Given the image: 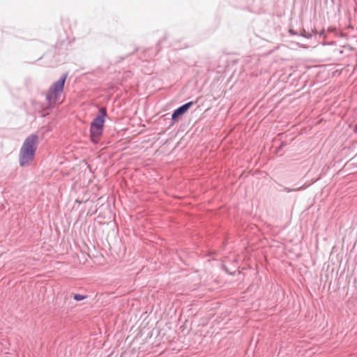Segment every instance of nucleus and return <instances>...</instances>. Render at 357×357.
<instances>
[{
  "label": "nucleus",
  "mask_w": 357,
  "mask_h": 357,
  "mask_svg": "<svg viewBox=\"0 0 357 357\" xmlns=\"http://www.w3.org/2000/svg\"><path fill=\"white\" fill-rule=\"evenodd\" d=\"M38 142V137L36 135H31L24 140L19 154L20 166H27L33 160Z\"/></svg>",
  "instance_id": "1"
},
{
  "label": "nucleus",
  "mask_w": 357,
  "mask_h": 357,
  "mask_svg": "<svg viewBox=\"0 0 357 357\" xmlns=\"http://www.w3.org/2000/svg\"><path fill=\"white\" fill-rule=\"evenodd\" d=\"M99 111L100 115L97 116L91 122L90 128L91 139L94 143H97L100 140L102 134L105 117L107 115L106 109L105 107H101Z\"/></svg>",
  "instance_id": "2"
},
{
  "label": "nucleus",
  "mask_w": 357,
  "mask_h": 357,
  "mask_svg": "<svg viewBox=\"0 0 357 357\" xmlns=\"http://www.w3.org/2000/svg\"><path fill=\"white\" fill-rule=\"evenodd\" d=\"M67 78V75L65 74L57 82H54L47 93V100L50 105H54L59 100L61 93L63 92L64 84Z\"/></svg>",
  "instance_id": "3"
},
{
  "label": "nucleus",
  "mask_w": 357,
  "mask_h": 357,
  "mask_svg": "<svg viewBox=\"0 0 357 357\" xmlns=\"http://www.w3.org/2000/svg\"><path fill=\"white\" fill-rule=\"evenodd\" d=\"M192 105V102H189L182 105L177 109H176L172 114V119H175L177 116L184 114L185 112L188 111V109L190 108V107Z\"/></svg>",
  "instance_id": "4"
},
{
  "label": "nucleus",
  "mask_w": 357,
  "mask_h": 357,
  "mask_svg": "<svg viewBox=\"0 0 357 357\" xmlns=\"http://www.w3.org/2000/svg\"><path fill=\"white\" fill-rule=\"evenodd\" d=\"M86 298V296L81 295V294H74L73 298L77 301H80Z\"/></svg>",
  "instance_id": "5"
},
{
  "label": "nucleus",
  "mask_w": 357,
  "mask_h": 357,
  "mask_svg": "<svg viewBox=\"0 0 357 357\" xmlns=\"http://www.w3.org/2000/svg\"><path fill=\"white\" fill-rule=\"evenodd\" d=\"M355 131L357 132V126L355 128Z\"/></svg>",
  "instance_id": "6"
}]
</instances>
